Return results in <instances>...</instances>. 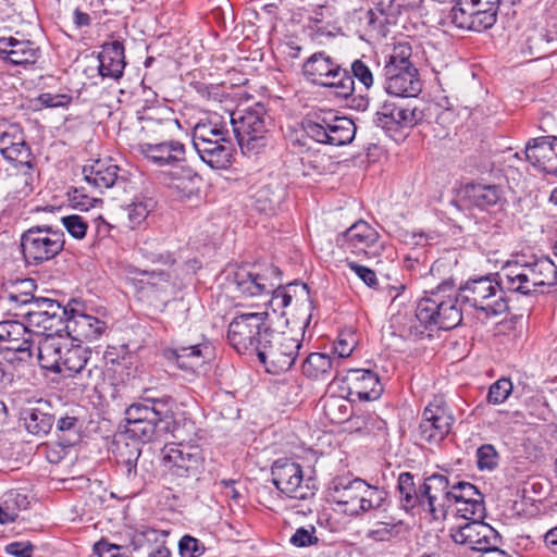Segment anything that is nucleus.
Instances as JSON below:
<instances>
[{"instance_id":"obj_1","label":"nucleus","mask_w":557,"mask_h":557,"mask_svg":"<svg viewBox=\"0 0 557 557\" xmlns=\"http://www.w3.org/2000/svg\"><path fill=\"white\" fill-rule=\"evenodd\" d=\"M174 408L175 400L172 397H144L125 410V434L143 444L153 441L161 424H164V429L169 428Z\"/></svg>"},{"instance_id":"obj_2","label":"nucleus","mask_w":557,"mask_h":557,"mask_svg":"<svg viewBox=\"0 0 557 557\" xmlns=\"http://www.w3.org/2000/svg\"><path fill=\"white\" fill-rule=\"evenodd\" d=\"M447 288L450 289L447 284L438 286L430 297H424L418 302L416 323L410 326L411 334L423 335L431 325H436L441 330H451L461 323L462 312L458 307L460 297L456 294L444 295Z\"/></svg>"},{"instance_id":"obj_3","label":"nucleus","mask_w":557,"mask_h":557,"mask_svg":"<svg viewBox=\"0 0 557 557\" xmlns=\"http://www.w3.org/2000/svg\"><path fill=\"white\" fill-rule=\"evenodd\" d=\"M329 491L332 500L338 505L349 506L351 513L387 509V492L361 479L335 478Z\"/></svg>"},{"instance_id":"obj_4","label":"nucleus","mask_w":557,"mask_h":557,"mask_svg":"<svg viewBox=\"0 0 557 557\" xmlns=\"http://www.w3.org/2000/svg\"><path fill=\"white\" fill-rule=\"evenodd\" d=\"M498 277L507 290L529 295L536 287L556 285L557 267L549 258H541L531 263L508 262Z\"/></svg>"},{"instance_id":"obj_5","label":"nucleus","mask_w":557,"mask_h":557,"mask_svg":"<svg viewBox=\"0 0 557 557\" xmlns=\"http://www.w3.org/2000/svg\"><path fill=\"white\" fill-rule=\"evenodd\" d=\"M301 342L287 332L264 329L261 345L257 350L258 359L268 372L281 373L295 363Z\"/></svg>"},{"instance_id":"obj_6","label":"nucleus","mask_w":557,"mask_h":557,"mask_svg":"<svg viewBox=\"0 0 557 557\" xmlns=\"http://www.w3.org/2000/svg\"><path fill=\"white\" fill-rule=\"evenodd\" d=\"M502 280L491 276L471 278L459 288L458 296L470 307L482 311L486 317L499 315L507 311L508 304L504 298Z\"/></svg>"},{"instance_id":"obj_7","label":"nucleus","mask_w":557,"mask_h":557,"mask_svg":"<svg viewBox=\"0 0 557 557\" xmlns=\"http://www.w3.org/2000/svg\"><path fill=\"white\" fill-rule=\"evenodd\" d=\"M230 122L244 153L255 151L263 146L270 123V117L263 104L255 103L252 107L232 112Z\"/></svg>"},{"instance_id":"obj_8","label":"nucleus","mask_w":557,"mask_h":557,"mask_svg":"<svg viewBox=\"0 0 557 557\" xmlns=\"http://www.w3.org/2000/svg\"><path fill=\"white\" fill-rule=\"evenodd\" d=\"M306 136L315 143L330 146L350 144L356 135L352 120L332 113L313 114L302 122Z\"/></svg>"},{"instance_id":"obj_9","label":"nucleus","mask_w":557,"mask_h":557,"mask_svg":"<svg viewBox=\"0 0 557 557\" xmlns=\"http://www.w3.org/2000/svg\"><path fill=\"white\" fill-rule=\"evenodd\" d=\"M64 233L49 225H35L21 236V247L28 263L40 264L52 260L64 248Z\"/></svg>"},{"instance_id":"obj_10","label":"nucleus","mask_w":557,"mask_h":557,"mask_svg":"<svg viewBox=\"0 0 557 557\" xmlns=\"http://www.w3.org/2000/svg\"><path fill=\"white\" fill-rule=\"evenodd\" d=\"M498 8L499 0H456L447 20L457 28L480 33L496 23Z\"/></svg>"},{"instance_id":"obj_11","label":"nucleus","mask_w":557,"mask_h":557,"mask_svg":"<svg viewBox=\"0 0 557 557\" xmlns=\"http://www.w3.org/2000/svg\"><path fill=\"white\" fill-rule=\"evenodd\" d=\"M268 312H248L236 315L228 324L227 339L239 352H257L263 337Z\"/></svg>"},{"instance_id":"obj_12","label":"nucleus","mask_w":557,"mask_h":557,"mask_svg":"<svg viewBox=\"0 0 557 557\" xmlns=\"http://www.w3.org/2000/svg\"><path fill=\"white\" fill-rule=\"evenodd\" d=\"M33 342L26 323L13 320L0 322V349L9 363H29L33 359Z\"/></svg>"},{"instance_id":"obj_13","label":"nucleus","mask_w":557,"mask_h":557,"mask_svg":"<svg viewBox=\"0 0 557 557\" xmlns=\"http://www.w3.org/2000/svg\"><path fill=\"white\" fill-rule=\"evenodd\" d=\"M57 373L76 377L83 387L97 386L104 376L102 367L91 361L90 351L87 348L70 344Z\"/></svg>"},{"instance_id":"obj_14","label":"nucleus","mask_w":557,"mask_h":557,"mask_svg":"<svg viewBox=\"0 0 557 557\" xmlns=\"http://www.w3.org/2000/svg\"><path fill=\"white\" fill-rule=\"evenodd\" d=\"M271 475L274 486L288 498L307 499L314 495L304 481L301 466L292 459L281 458L274 461Z\"/></svg>"},{"instance_id":"obj_15","label":"nucleus","mask_w":557,"mask_h":557,"mask_svg":"<svg viewBox=\"0 0 557 557\" xmlns=\"http://www.w3.org/2000/svg\"><path fill=\"white\" fill-rule=\"evenodd\" d=\"M454 417L446 403L435 397L423 410L418 433L421 441L438 444L450 432Z\"/></svg>"},{"instance_id":"obj_16","label":"nucleus","mask_w":557,"mask_h":557,"mask_svg":"<svg viewBox=\"0 0 557 557\" xmlns=\"http://www.w3.org/2000/svg\"><path fill=\"white\" fill-rule=\"evenodd\" d=\"M63 315L66 333L73 341L97 339L107 329L104 321L86 313L77 300H72L64 307Z\"/></svg>"},{"instance_id":"obj_17","label":"nucleus","mask_w":557,"mask_h":557,"mask_svg":"<svg viewBox=\"0 0 557 557\" xmlns=\"http://www.w3.org/2000/svg\"><path fill=\"white\" fill-rule=\"evenodd\" d=\"M202 455L195 446L165 445L162 449L164 468L178 478L196 475L202 466Z\"/></svg>"},{"instance_id":"obj_18","label":"nucleus","mask_w":557,"mask_h":557,"mask_svg":"<svg viewBox=\"0 0 557 557\" xmlns=\"http://www.w3.org/2000/svg\"><path fill=\"white\" fill-rule=\"evenodd\" d=\"M450 537L457 544L468 546L469 548L482 552L498 545L499 535L491 525L483 521H469L463 525L450 530Z\"/></svg>"},{"instance_id":"obj_19","label":"nucleus","mask_w":557,"mask_h":557,"mask_svg":"<svg viewBox=\"0 0 557 557\" xmlns=\"http://www.w3.org/2000/svg\"><path fill=\"white\" fill-rule=\"evenodd\" d=\"M420 503L426 499L429 510L434 519H444L451 506V486L443 474H432L420 486Z\"/></svg>"},{"instance_id":"obj_20","label":"nucleus","mask_w":557,"mask_h":557,"mask_svg":"<svg viewBox=\"0 0 557 557\" xmlns=\"http://www.w3.org/2000/svg\"><path fill=\"white\" fill-rule=\"evenodd\" d=\"M377 238V232L370 224L358 221L344 232L337 242L351 253L373 258L379 253Z\"/></svg>"},{"instance_id":"obj_21","label":"nucleus","mask_w":557,"mask_h":557,"mask_svg":"<svg viewBox=\"0 0 557 557\" xmlns=\"http://www.w3.org/2000/svg\"><path fill=\"white\" fill-rule=\"evenodd\" d=\"M384 88L396 97H417L422 90V82L416 67L396 69L384 66Z\"/></svg>"},{"instance_id":"obj_22","label":"nucleus","mask_w":557,"mask_h":557,"mask_svg":"<svg viewBox=\"0 0 557 557\" xmlns=\"http://www.w3.org/2000/svg\"><path fill=\"white\" fill-rule=\"evenodd\" d=\"M525 158L542 172L557 177V137L530 139L525 146Z\"/></svg>"},{"instance_id":"obj_23","label":"nucleus","mask_w":557,"mask_h":557,"mask_svg":"<svg viewBox=\"0 0 557 557\" xmlns=\"http://www.w3.org/2000/svg\"><path fill=\"white\" fill-rule=\"evenodd\" d=\"M422 119L423 113L417 108L385 102L375 113L373 122L376 126L391 131L396 126L413 127Z\"/></svg>"},{"instance_id":"obj_24","label":"nucleus","mask_w":557,"mask_h":557,"mask_svg":"<svg viewBox=\"0 0 557 557\" xmlns=\"http://www.w3.org/2000/svg\"><path fill=\"white\" fill-rule=\"evenodd\" d=\"M349 395L359 400H375L382 394L379 376L371 370L352 369L346 377Z\"/></svg>"},{"instance_id":"obj_25","label":"nucleus","mask_w":557,"mask_h":557,"mask_svg":"<svg viewBox=\"0 0 557 557\" xmlns=\"http://www.w3.org/2000/svg\"><path fill=\"white\" fill-rule=\"evenodd\" d=\"M139 152L158 165H170L184 160L185 147L176 140L160 143H141Z\"/></svg>"},{"instance_id":"obj_26","label":"nucleus","mask_w":557,"mask_h":557,"mask_svg":"<svg viewBox=\"0 0 557 557\" xmlns=\"http://www.w3.org/2000/svg\"><path fill=\"white\" fill-rule=\"evenodd\" d=\"M67 344V339L59 333H48L40 338L38 342V361L40 366L57 373L60 370Z\"/></svg>"},{"instance_id":"obj_27","label":"nucleus","mask_w":557,"mask_h":557,"mask_svg":"<svg viewBox=\"0 0 557 557\" xmlns=\"http://www.w3.org/2000/svg\"><path fill=\"white\" fill-rule=\"evenodd\" d=\"M398 8L399 5L395 7L393 1L389 0L387 3L381 1L375 8L369 9L363 20L370 36L375 38L385 37L388 32L387 26L395 23V17L399 12Z\"/></svg>"},{"instance_id":"obj_28","label":"nucleus","mask_w":557,"mask_h":557,"mask_svg":"<svg viewBox=\"0 0 557 557\" xmlns=\"http://www.w3.org/2000/svg\"><path fill=\"white\" fill-rule=\"evenodd\" d=\"M194 148L200 159L211 169H227L232 163L234 147L231 140H213V143L201 140L197 146H194Z\"/></svg>"},{"instance_id":"obj_29","label":"nucleus","mask_w":557,"mask_h":557,"mask_svg":"<svg viewBox=\"0 0 557 557\" xmlns=\"http://www.w3.org/2000/svg\"><path fill=\"white\" fill-rule=\"evenodd\" d=\"M341 65L324 52L313 53L302 65L305 76L312 83L327 86Z\"/></svg>"},{"instance_id":"obj_30","label":"nucleus","mask_w":557,"mask_h":557,"mask_svg":"<svg viewBox=\"0 0 557 557\" xmlns=\"http://www.w3.org/2000/svg\"><path fill=\"white\" fill-rule=\"evenodd\" d=\"M99 73L103 77L117 79L125 66L124 47L119 41L107 42L99 53Z\"/></svg>"},{"instance_id":"obj_31","label":"nucleus","mask_w":557,"mask_h":557,"mask_svg":"<svg viewBox=\"0 0 557 557\" xmlns=\"http://www.w3.org/2000/svg\"><path fill=\"white\" fill-rule=\"evenodd\" d=\"M34 170L32 164L26 161H20L15 164L4 181V186L9 194L16 198L27 197L33 191Z\"/></svg>"},{"instance_id":"obj_32","label":"nucleus","mask_w":557,"mask_h":557,"mask_svg":"<svg viewBox=\"0 0 557 557\" xmlns=\"http://www.w3.org/2000/svg\"><path fill=\"white\" fill-rule=\"evenodd\" d=\"M465 196L472 206L482 210L495 207L504 200L502 188L494 184H468Z\"/></svg>"},{"instance_id":"obj_33","label":"nucleus","mask_w":557,"mask_h":557,"mask_svg":"<svg viewBox=\"0 0 557 557\" xmlns=\"http://www.w3.org/2000/svg\"><path fill=\"white\" fill-rule=\"evenodd\" d=\"M85 180L99 189L112 187L119 178V166L111 160H97L94 164L84 166Z\"/></svg>"},{"instance_id":"obj_34","label":"nucleus","mask_w":557,"mask_h":557,"mask_svg":"<svg viewBox=\"0 0 557 557\" xmlns=\"http://www.w3.org/2000/svg\"><path fill=\"white\" fill-rule=\"evenodd\" d=\"M270 293H272V297L269 301V305L274 312L283 310L289 306L293 299H295L297 302L302 301V305L306 306L307 310L311 309L309 304V293L306 284L290 283L286 287L278 286L275 289L272 288Z\"/></svg>"},{"instance_id":"obj_35","label":"nucleus","mask_w":557,"mask_h":557,"mask_svg":"<svg viewBox=\"0 0 557 557\" xmlns=\"http://www.w3.org/2000/svg\"><path fill=\"white\" fill-rule=\"evenodd\" d=\"M141 444L137 440H132L125 432L119 434L114 442L117 462L126 468L128 476L136 472V462L141 454Z\"/></svg>"},{"instance_id":"obj_36","label":"nucleus","mask_w":557,"mask_h":557,"mask_svg":"<svg viewBox=\"0 0 557 557\" xmlns=\"http://www.w3.org/2000/svg\"><path fill=\"white\" fill-rule=\"evenodd\" d=\"M163 355L183 370L195 371L205 363L202 349L199 345L168 348L164 349Z\"/></svg>"},{"instance_id":"obj_37","label":"nucleus","mask_w":557,"mask_h":557,"mask_svg":"<svg viewBox=\"0 0 557 557\" xmlns=\"http://www.w3.org/2000/svg\"><path fill=\"white\" fill-rule=\"evenodd\" d=\"M163 536L156 530H146L137 534L132 544L136 550H143L147 557H171V553L162 540Z\"/></svg>"},{"instance_id":"obj_38","label":"nucleus","mask_w":557,"mask_h":557,"mask_svg":"<svg viewBox=\"0 0 557 557\" xmlns=\"http://www.w3.org/2000/svg\"><path fill=\"white\" fill-rule=\"evenodd\" d=\"M234 283L236 289L244 296H258L263 293H270L274 288L273 284H267L262 275L255 274L245 269L235 273Z\"/></svg>"},{"instance_id":"obj_39","label":"nucleus","mask_w":557,"mask_h":557,"mask_svg":"<svg viewBox=\"0 0 557 557\" xmlns=\"http://www.w3.org/2000/svg\"><path fill=\"white\" fill-rule=\"evenodd\" d=\"M335 360L326 354L312 352L302 363V373L311 379H329L332 375Z\"/></svg>"},{"instance_id":"obj_40","label":"nucleus","mask_w":557,"mask_h":557,"mask_svg":"<svg viewBox=\"0 0 557 557\" xmlns=\"http://www.w3.org/2000/svg\"><path fill=\"white\" fill-rule=\"evenodd\" d=\"M0 150L5 158L12 160L25 158L29 154L24 136L16 127H12L11 132H4L0 136Z\"/></svg>"},{"instance_id":"obj_41","label":"nucleus","mask_w":557,"mask_h":557,"mask_svg":"<svg viewBox=\"0 0 557 557\" xmlns=\"http://www.w3.org/2000/svg\"><path fill=\"white\" fill-rule=\"evenodd\" d=\"M39 57V49L30 40L14 38L7 59L13 65L34 64Z\"/></svg>"},{"instance_id":"obj_42","label":"nucleus","mask_w":557,"mask_h":557,"mask_svg":"<svg viewBox=\"0 0 557 557\" xmlns=\"http://www.w3.org/2000/svg\"><path fill=\"white\" fill-rule=\"evenodd\" d=\"M228 129L224 126H219L213 120L208 122L198 123L193 131V145L197 146L201 140L213 143L230 140L227 138Z\"/></svg>"},{"instance_id":"obj_43","label":"nucleus","mask_w":557,"mask_h":557,"mask_svg":"<svg viewBox=\"0 0 557 557\" xmlns=\"http://www.w3.org/2000/svg\"><path fill=\"white\" fill-rule=\"evenodd\" d=\"M24 423L29 433L41 436L48 434L51 430L53 418L39 408H33L25 412Z\"/></svg>"},{"instance_id":"obj_44","label":"nucleus","mask_w":557,"mask_h":557,"mask_svg":"<svg viewBox=\"0 0 557 557\" xmlns=\"http://www.w3.org/2000/svg\"><path fill=\"white\" fill-rule=\"evenodd\" d=\"M174 173L170 187L182 198H189L199 189L200 177L190 170Z\"/></svg>"},{"instance_id":"obj_45","label":"nucleus","mask_w":557,"mask_h":557,"mask_svg":"<svg viewBox=\"0 0 557 557\" xmlns=\"http://www.w3.org/2000/svg\"><path fill=\"white\" fill-rule=\"evenodd\" d=\"M62 323V319L48 317L47 314L35 313L32 319L26 321L29 333L40 338L45 337L48 333L60 332L59 325Z\"/></svg>"},{"instance_id":"obj_46","label":"nucleus","mask_w":557,"mask_h":557,"mask_svg":"<svg viewBox=\"0 0 557 557\" xmlns=\"http://www.w3.org/2000/svg\"><path fill=\"white\" fill-rule=\"evenodd\" d=\"M398 491L400 494V503L405 509L413 508L421 500L420 490H416L413 475L410 472L399 474Z\"/></svg>"},{"instance_id":"obj_47","label":"nucleus","mask_w":557,"mask_h":557,"mask_svg":"<svg viewBox=\"0 0 557 557\" xmlns=\"http://www.w3.org/2000/svg\"><path fill=\"white\" fill-rule=\"evenodd\" d=\"M401 522L389 517L384 521H376L368 531V537L374 541H389L399 534Z\"/></svg>"},{"instance_id":"obj_48","label":"nucleus","mask_w":557,"mask_h":557,"mask_svg":"<svg viewBox=\"0 0 557 557\" xmlns=\"http://www.w3.org/2000/svg\"><path fill=\"white\" fill-rule=\"evenodd\" d=\"M412 49L408 41H399L394 45L384 66L396 69L416 67L411 62Z\"/></svg>"},{"instance_id":"obj_49","label":"nucleus","mask_w":557,"mask_h":557,"mask_svg":"<svg viewBox=\"0 0 557 557\" xmlns=\"http://www.w3.org/2000/svg\"><path fill=\"white\" fill-rule=\"evenodd\" d=\"M153 208V201L151 199H137L131 203L127 208L128 226L135 228L139 226L148 216Z\"/></svg>"},{"instance_id":"obj_50","label":"nucleus","mask_w":557,"mask_h":557,"mask_svg":"<svg viewBox=\"0 0 557 557\" xmlns=\"http://www.w3.org/2000/svg\"><path fill=\"white\" fill-rule=\"evenodd\" d=\"M337 74L331 78L326 87H333L336 89V94L339 97L347 98L355 90V82L352 76L349 73L342 69L341 66L337 69Z\"/></svg>"},{"instance_id":"obj_51","label":"nucleus","mask_w":557,"mask_h":557,"mask_svg":"<svg viewBox=\"0 0 557 557\" xmlns=\"http://www.w3.org/2000/svg\"><path fill=\"white\" fill-rule=\"evenodd\" d=\"M483 498L478 488L469 482H458L451 485V505Z\"/></svg>"},{"instance_id":"obj_52","label":"nucleus","mask_w":557,"mask_h":557,"mask_svg":"<svg viewBox=\"0 0 557 557\" xmlns=\"http://www.w3.org/2000/svg\"><path fill=\"white\" fill-rule=\"evenodd\" d=\"M141 256L152 263L168 264L172 262L171 256L161 249L160 245L154 240H145L139 247Z\"/></svg>"},{"instance_id":"obj_53","label":"nucleus","mask_w":557,"mask_h":557,"mask_svg":"<svg viewBox=\"0 0 557 557\" xmlns=\"http://www.w3.org/2000/svg\"><path fill=\"white\" fill-rule=\"evenodd\" d=\"M141 120V131L148 136L157 135L159 137H164L166 133L173 128V120L171 119L162 120L156 119L152 115H146L143 116Z\"/></svg>"},{"instance_id":"obj_54","label":"nucleus","mask_w":557,"mask_h":557,"mask_svg":"<svg viewBox=\"0 0 557 557\" xmlns=\"http://www.w3.org/2000/svg\"><path fill=\"white\" fill-rule=\"evenodd\" d=\"M456 506L457 515L466 520L479 521L484 518L485 507L483 498L469 500Z\"/></svg>"},{"instance_id":"obj_55","label":"nucleus","mask_w":557,"mask_h":557,"mask_svg":"<svg viewBox=\"0 0 557 557\" xmlns=\"http://www.w3.org/2000/svg\"><path fill=\"white\" fill-rule=\"evenodd\" d=\"M172 432L174 438L180 442L177 445L184 446V443L189 444L194 442L197 434V426L190 419L183 418L174 423Z\"/></svg>"},{"instance_id":"obj_56","label":"nucleus","mask_w":557,"mask_h":557,"mask_svg":"<svg viewBox=\"0 0 557 557\" xmlns=\"http://www.w3.org/2000/svg\"><path fill=\"white\" fill-rule=\"evenodd\" d=\"M512 393V383L507 377H502L493 383L487 393L490 404H503Z\"/></svg>"},{"instance_id":"obj_57","label":"nucleus","mask_w":557,"mask_h":557,"mask_svg":"<svg viewBox=\"0 0 557 557\" xmlns=\"http://www.w3.org/2000/svg\"><path fill=\"white\" fill-rule=\"evenodd\" d=\"M62 225L75 239H83L88 230V222L84 216L71 214L61 218Z\"/></svg>"},{"instance_id":"obj_58","label":"nucleus","mask_w":557,"mask_h":557,"mask_svg":"<svg viewBox=\"0 0 557 557\" xmlns=\"http://www.w3.org/2000/svg\"><path fill=\"white\" fill-rule=\"evenodd\" d=\"M478 468L480 470H493L498 465V454L494 446L490 444L482 445L476 450Z\"/></svg>"},{"instance_id":"obj_59","label":"nucleus","mask_w":557,"mask_h":557,"mask_svg":"<svg viewBox=\"0 0 557 557\" xmlns=\"http://www.w3.org/2000/svg\"><path fill=\"white\" fill-rule=\"evenodd\" d=\"M140 273L147 277V285L151 288H156L158 293L166 294L170 289H172L168 273L154 271L149 272L147 270H144Z\"/></svg>"},{"instance_id":"obj_60","label":"nucleus","mask_w":557,"mask_h":557,"mask_svg":"<svg viewBox=\"0 0 557 557\" xmlns=\"http://www.w3.org/2000/svg\"><path fill=\"white\" fill-rule=\"evenodd\" d=\"M549 41L541 32H534L527 39L528 52L530 55L540 59L548 53L547 46Z\"/></svg>"},{"instance_id":"obj_61","label":"nucleus","mask_w":557,"mask_h":557,"mask_svg":"<svg viewBox=\"0 0 557 557\" xmlns=\"http://www.w3.org/2000/svg\"><path fill=\"white\" fill-rule=\"evenodd\" d=\"M356 346V341L352 334H341L334 343L333 352L337 355L334 359L338 364L339 359L347 358L351 355Z\"/></svg>"},{"instance_id":"obj_62","label":"nucleus","mask_w":557,"mask_h":557,"mask_svg":"<svg viewBox=\"0 0 557 557\" xmlns=\"http://www.w3.org/2000/svg\"><path fill=\"white\" fill-rule=\"evenodd\" d=\"M32 299V295H0V301L3 307L12 312L14 317H20V312L24 311L27 301Z\"/></svg>"},{"instance_id":"obj_63","label":"nucleus","mask_w":557,"mask_h":557,"mask_svg":"<svg viewBox=\"0 0 557 557\" xmlns=\"http://www.w3.org/2000/svg\"><path fill=\"white\" fill-rule=\"evenodd\" d=\"M339 398L331 397L324 403V411L332 422H341L347 417V407Z\"/></svg>"},{"instance_id":"obj_64","label":"nucleus","mask_w":557,"mask_h":557,"mask_svg":"<svg viewBox=\"0 0 557 557\" xmlns=\"http://www.w3.org/2000/svg\"><path fill=\"white\" fill-rule=\"evenodd\" d=\"M315 528L309 525L308 528H299L290 537V543L296 547H306L313 545L318 542V537L314 535Z\"/></svg>"}]
</instances>
